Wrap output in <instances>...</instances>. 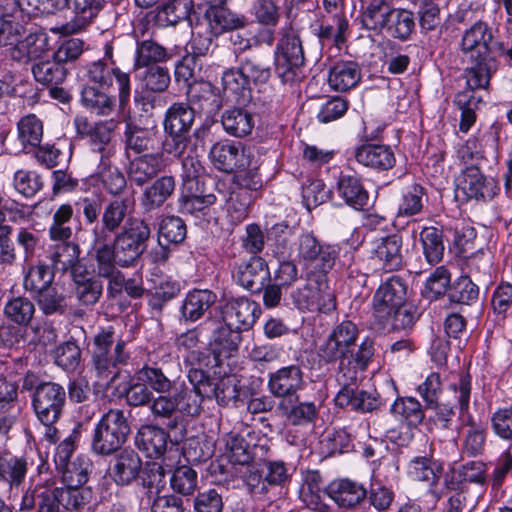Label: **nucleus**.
<instances>
[{"label":"nucleus","mask_w":512,"mask_h":512,"mask_svg":"<svg viewBox=\"0 0 512 512\" xmlns=\"http://www.w3.org/2000/svg\"><path fill=\"white\" fill-rule=\"evenodd\" d=\"M360 329L351 320L337 323L319 346L318 356L325 364L339 362L338 374L344 381L367 370L375 355V340L365 337L359 345Z\"/></svg>","instance_id":"1"},{"label":"nucleus","mask_w":512,"mask_h":512,"mask_svg":"<svg viewBox=\"0 0 512 512\" xmlns=\"http://www.w3.org/2000/svg\"><path fill=\"white\" fill-rule=\"evenodd\" d=\"M496 29L487 22L478 20L463 32L461 51L470 59L472 66L465 70L467 87L473 91L489 85L491 76L498 69V61L492 54L496 45Z\"/></svg>","instance_id":"2"},{"label":"nucleus","mask_w":512,"mask_h":512,"mask_svg":"<svg viewBox=\"0 0 512 512\" xmlns=\"http://www.w3.org/2000/svg\"><path fill=\"white\" fill-rule=\"evenodd\" d=\"M394 0H370L361 15L363 27L376 34L406 41L415 29L411 11L393 7Z\"/></svg>","instance_id":"3"},{"label":"nucleus","mask_w":512,"mask_h":512,"mask_svg":"<svg viewBox=\"0 0 512 512\" xmlns=\"http://www.w3.org/2000/svg\"><path fill=\"white\" fill-rule=\"evenodd\" d=\"M126 342L117 338L112 326L100 329L93 338L91 367L100 379L115 380L118 377V368L127 365L130 352L126 349Z\"/></svg>","instance_id":"4"},{"label":"nucleus","mask_w":512,"mask_h":512,"mask_svg":"<svg viewBox=\"0 0 512 512\" xmlns=\"http://www.w3.org/2000/svg\"><path fill=\"white\" fill-rule=\"evenodd\" d=\"M195 120V108L184 102L173 103L165 112L163 128L166 138L163 150L174 157L183 158L190 142V130Z\"/></svg>","instance_id":"5"},{"label":"nucleus","mask_w":512,"mask_h":512,"mask_svg":"<svg viewBox=\"0 0 512 512\" xmlns=\"http://www.w3.org/2000/svg\"><path fill=\"white\" fill-rule=\"evenodd\" d=\"M192 388L184 383L176 385L171 393L158 395L153 400L150 411L157 418L169 419L178 413L181 416L197 417L202 412L204 394L199 392L198 385L189 381Z\"/></svg>","instance_id":"6"},{"label":"nucleus","mask_w":512,"mask_h":512,"mask_svg":"<svg viewBox=\"0 0 512 512\" xmlns=\"http://www.w3.org/2000/svg\"><path fill=\"white\" fill-rule=\"evenodd\" d=\"M131 433L128 418L122 409H109L95 426L91 449L94 453L109 456L118 451Z\"/></svg>","instance_id":"7"},{"label":"nucleus","mask_w":512,"mask_h":512,"mask_svg":"<svg viewBox=\"0 0 512 512\" xmlns=\"http://www.w3.org/2000/svg\"><path fill=\"white\" fill-rule=\"evenodd\" d=\"M150 238L151 227L144 219H130V222L114 235L111 243L116 251L118 266H133L146 251Z\"/></svg>","instance_id":"8"},{"label":"nucleus","mask_w":512,"mask_h":512,"mask_svg":"<svg viewBox=\"0 0 512 512\" xmlns=\"http://www.w3.org/2000/svg\"><path fill=\"white\" fill-rule=\"evenodd\" d=\"M182 166L185 172L184 188L186 192L180 199L179 210L183 214L191 215L195 218L204 217L208 214L210 206L216 202L214 194H203L199 191L198 176L203 167L200 162L193 157H186L182 160Z\"/></svg>","instance_id":"9"},{"label":"nucleus","mask_w":512,"mask_h":512,"mask_svg":"<svg viewBox=\"0 0 512 512\" xmlns=\"http://www.w3.org/2000/svg\"><path fill=\"white\" fill-rule=\"evenodd\" d=\"M31 401L41 424H55L61 418L66 405V390L62 385L48 381L37 396H31Z\"/></svg>","instance_id":"10"},{"label":"nucleus","mask_w":512,"mask_h":512,"mask_svg":"<svg viewBox=\"0 0 512 512\" xmlns=\"http://www.w3.org/2000/svg\"><path fill=\"white\" fill-rule=\"evenodd\" d=\"M134 201L128 197L116 198L110 201L101 214L100 226H96L93 236L110 239L111 236L120 232L130 222V219H139L132 216Z\"/></svg>","instance_id":"11"},{"label":"nucleus","mask_w":512,"mask_h":512,"mask_svg":"<svg viewBox=\"0 0 512 512\" xmlns=\"http://www.w3.org/2000/svg\"><path fill=\"white\" fill-rule=\"evenodd\" d=\"M187 378L198 385V390L207 399H215L221 406H226L231 400L237 398V389L230 377L212 378L206 371L191 368Z\"/></svg>","instance_id":"12"},{"label":"nucleus","mask_w":512,"mask_h":512,"mask_svg":"<svg viewBox=\"0 0 512 512\" xmlns=\"http://www.w3.org/2000/svg\"><path fill=\"white\" fill-rule=\"evenodd\" d=\"M305 385L304 371L297 364L283 366L268 374L267 389L278 399H297Z\"/></svg>","instance_id":"13"},{"label":"nucleus","mask_w":512,"mask_h":512,"mask_svg":"<svg viewBox=\"0 0 512 512\" xmlns=\"http://www.w3.org/2000/svg\"><path fill=\"white\" fill-rule=\"evenodd\" d=\"M407 301V285L399 276L387 278L373 296L374 314L380 320H386L392 309Z\"/></svg>","instance_id":"14"},{"label":"nucleus","mask_w":512,"mask_h":512,"mask_svg":"<svg viewBox=\"0 0 512 512\" xmlns=\"http://www.w3.org/2000/svg\"><path fill=\"white\" fill-rule=\"evenodd\" d=\"M344 377L337 375V381L342 386L335 396V404L341 408L349 407L353 411L372 412L381 405L379 395L376 391H364L354 388L358 380V374L355 379L343 380Z\"/></svg>","instance_id":"15"},{"label":"nucleus","mask_w":512,"mask_h":512,"mask_svg":"<svg viewBox=\"0 0 512 512\" xmlns=\"http://www.w3.org/2000/svg\"><path fill=\"white\" fill-rule=\"evenodd\" d=\"M232 276L239 286L253 294L260 293L265 284L271 281L268 264L260 256H251L248 260L236 265Z\"/></svg>","instance_id":"16"},{"label":"nucleus","mask_w":512,"mask_h":512,"mask_svg":"<svg viewBox=\"0 0 512 512\" xmlns=\"http://www.w3.org/2000/svg\"><path fill=\"white\" fill-rule=\"evenodd\" d=\"M459 187L471 199L491 200L499 192V184L493 177H486L479 166H466L459 178Z\"/></svg>","instance_id":"17"},{"label":"nucleus","mask_w":512,"mask_h":512,"mask_svg":"<svg viewBox=\"0 0 512 512\" xmlns=\"http://www.w3.org/2000/svg\"><path fill=\"white\" fill-rule=\"evenodd\" d=\"M259 314V304L247 297L228 299L222 307L223 322L242 331L250 329Z\"/></svg>","instance_id":"18"},{"label":"nucleus","mask_w":512,"mask_h":512,"mask_svg":"<svg viewBox=\"0 0 512 512\" xmlns=\"http://www.w3.org/2000/svg\"><path fill=\"white\" fill-rule=\"evenodd\" d=\"M402 237L398 234L381 237L372 242L371 259L377 261L386 272L397 271L404 264Z\"/></svg>","instance_id":"19"},{"label":"nucleus","mask_w":512,"mask_h":512,"mask_svg":"<svg viewBox=\"0 0 512 512\" xmlns=\"http://www.w3.org/2000/svg\"><path fill=\"white\" fill-rule=\"evenodd\" d=\"M247 154L241 143L222 140L214 143L209 152V158L220 171L232 173L247 164Z\"/></svg>","instance_id":"20"},{"label":"nucleus","mask_w":512,"mask_h":512,"mask_svg":"<svg viewBox=\"0 0 512 512\" xmlns=\"http://www.w3.org/2000/svg\"><path fill=\"white\" fill-rule=\"evenodd\" d=\"M226 451L230 462L239 465H249L260 462L268 455L266 444H251L242 435L229 433L225 437Z\"/></svg>","instance_id":"21"},{"label":"nucleus","mask_w":512,"mask_h":512,"mask_svg":"<svg viewBox=\"0 0 512 512\" xmlns=\"http://www.w3.org/2000/svg\"><path fill=\"white\" fill-rule=\"evenodd\" d=\"M6 15L25 14L29 17L48 16L65 7L64 0H0Z\"/></svg>","instance_id":"22"},{"label":"nucleus","mask_w":512,"mask_h":512,"mask_svg":"<svg viewBox=\"0 0 512 512\" xmlns=\"http://www.w3.org/2000/svg\"><path fill=\"white\" fill-rule=\"evenodd\" d=\"M49 52V37L45 32L29 33L10 49V56L19 63H29L45 57Z\"/></svg>","instance_id":"23"},{"label":"nucleus","mask_w":512,"mask_h":512,"mask_svg":"<svg viewBox=\"0 0 512 512\" xmlns=\"http://www.w3.org/2000/svg\"><path fill=\"white\" fill-rule=\"evenodd\" d=\"M327 494L340 508L351 509L365 500L367 490L356 481L338 479L329 484Z\"/></svg>","instance_id":"24"},{"label":"nucleus","mask_w":512,"mask_h":512,"mask_svg":"<svg viewBox=\"0 0 512 512\" xmlns=\"http://www.w3.org/2000/svg\"><path fill=\"white\" fill-rule=\"evenodd\" d=\"M205 19L208 22V28L215 37L226 32L243 29L248 24L245 15L239 14L222 6L205 11Z\"/></svg>","instance_id":"25"},{"label":"nucleus","mask_w":512,"mask_h":512,"mask_svg":"<svg viewBox=\"0 0 512 512\" xmlns=\"http://www.w3.org/2000/svg\"><path fill=\"white\" fill-rule=\"evenodd\" d=\"M162 155L146 153L132 159L127 168L129 180L136 186H143L155 178L163 170Z\"/></svg>","instance_id":"26"},{"label":"nucleus","mask_w":512,"mask_h":512,"mask_svg":"<svg viewBox=\"0 0 512 512\" xmlns=\"http://www.w3.org/2000/svg\"><path fill=\"white\" fill-rule=\"evenodd\" d=\"M107 89L84 85L81 91V103L84 108L96 116H111L116 111L117 100Z\"/></svg>","instance_id":"27"},{"label":"nucleus","mask_w":512,"mask_h":512,"mask_svg":"<svg viewBox=\"0 0 512 512\" xmlns=\"http://www.w3.org/2000/svg\"><path fill=\"white\" fill-rule=\"evenodd\" d=\"M169 434L158 426L143 425L139 428L135 443L149 458L161 457L168 445Z\"/></svg>","instance_id":"28"},{"label":"nucleus","mask_w":512,"mask_h":512,"mask_svg":"<svg viewBox=\"0 0 512 512\" xmlns=\"http://www.w3.org/2000/svg\"><path fill=\"white\" fill-rule=\"evenodd\" d=\"M116 127L114 121H99L93 125L89 137V144L93 154L99 160L112 159L116 154V145L113 143V132Z\"/></svg>","instance_id":"29"},{"label":"nucleus","mask_w":512,"mask_h":512,"mask_svg":"<svg viewBox=\"0 0 512 512\" xmlns=\"http://www.w3.org/2000/svg\"><path fill=\"white\" fill-rule=\"evenodd\" d=\"M142 462L132 449H124L116 455L110 475L117 485H129L139 475Z\"/></svg>","instance_id":"30"},{"label":"nucleus","mask_w":512,"mask_h":512,"mask_svg":"<svg viewBox=\"0 0 512 512\" xmlns=\"http://www.w3.org/2000/svg\"><path fill=\"white\" fill-rule=\"evenodd\" d=\"M358 163L377 170H388L395 164V156L387 145L364 144L355 151Z\"/></svg>","instance_id":"31"},{"label":"nucleus","mask_w":512,"mask_h":512,"mask_svg":"<svg viewBox=\"0 0 512 512\" xmlns=\"http://www.w3.org/2000/svg\"><path fill=\"white\" fill-rule=\"evenodd\" d=\"M176 189V180L171 175L157 178L142 194L141 205L147 212L160 208Z\"/></svg>","instance_id":"32"},{"label":"nucleus","mask_w":512,"mask_h":512,"mask_svg":"<svg viewBox=\"0 0 512 512\" xmlns=\"http://www.w3.org/2000/svg\"><path fill=\"white\" fill-rule=\"evenodd\" d=\"M216 301V294L207 289H194L187 293L181 305V316L185 321L195 322L209 311Z\"/></svg>","instance_id":"33"},{"label":"nucleus","mask_w":512,"mask_h":512,"mask_svg":"<svg viewBox=\"0 0 512 512\" xmlns=\"http://www.w3.org/2000/svg\"><path fill=\"white\" fill-rule=\"evenodd\" d=\"M361 79V69L354 61L335 63L329 71L328 84L338 92H346L354 88Z\"/></svg>","instance_id":"34"},{"label":"nucleus","mask_w":512,"mask_h":512,"mask_svg":"<svg viewBox=\"0 0 512 512\" xmlns=\"http://www.w3.org/2000/svg\"><path fill=\"white\" fill-rule=\"evenodd\" d=\"M243 75L254 84H264L271 77L270 58L261 51H253L239 59Z\"/></svg>","instance_id":"35"},{"label":"nucleus","mask_w":512,"mask_h":512,"mask_svg":"<svg viewBox=\"0 0 512 512\" xmlns=\"http://www.w3.org/2000/svg\"><path fill=\"white\" fill-rule=\"evenodd\" d=\"M193 0H168L157 8L156 19L163 26H175L183 21L191 24Z\"/></svg>","instance_id":"36"},{"label":"nucleus","mask_w":512,"mask_h":512,"mask_svg":"<svg viewBox=\"0 0 512 512\" xmlns=\"http://www.w3.org/2000/svg\"><path fill=\"white\" fill-rule=\"evenodd\" d=\"M36 313V304L25 296L10 298L4 304L3 315L5 319L19 327H28Z\"/></svg>","instance_id":"37"},{"label":"nucleus","mask_w":512,"mask_h":512,"mask_svg":"<svg viewBox=\"0 0 512 512\" xmlns=\"http://www.w3.org/2000/svg\"><path fill=\"white\" fill-rule=\"evenodd\" d=\"M223 129L231 136L244 137L251 133L255 125L252 113L243 108L226 109L221 116Z\"/></svg>","instance_id":"38"},{"label":"nucleus","mask_w":512,"mask_h":512,"mask_svg":"<svg viewBox=\"0 0 512 512\" xmlns=\"http://www.w3.org/2000/svg\"><path fill=\"white\" fill-rule=\"evenodd\" d=\"M167 49L152 39L137 41L133 69L150 67L170 59Z\"/></svg>","instance_id":"39"},{"label":"nucleus","mask_w":512,"mask_h":512,"mask_svg":"<svg viewBox=\"0 0 512 512\" xmlns=\"http://www.w3.org/2000/svg\"><path fill=\"white\" fill-rule=\"evenodd\" d=\"M58 242L50 246L48 258L54 270L64 273L79 260L81 250L77 243L69 240Z\"/></svg>","instance_id":"40"},{"label":"nucleus","mask_w":512,"mask_h":512,"mask_svg":"<svg viewBox=\"0 0 512 512\" xmlns=\"http://www.w3.org/2000/svg\"><path fill=\"white\" fill-rule=\"evenodd\" d=\"M55 270L51 265L39 260L29 265L24 272L23 288L31 295L53 285Z\"/></svg>","instance_id":"41"},{"label":"nucleus","mask_w":512,"mask_h":512,"mask_svg":"<svg viewBox=\"0 0 512 512\" xmlns=\"http://www.w3.org/2000/svg\"><path fill=\"white\" fill-rule=\"evenodd\" d=\"M241 332L242 330L225 322L214 331L212 347L216 358L229 357L238 350L242 341Z\"/></svg>","instance_id":"42"},{"label":"nucleus","mask_w":512,"mask_h":512,"mask_svg":"<svg viewBox=\"0 0 512 512\" xmlns=\"http://www.w3.org/2000/svg\"><path fill=\"white\" fill-rule=\"evenodd\" d=\"M337 190L339 196L349 205L356 209L365 206L368 202V192L362 185L359 177L355 175H341Z\"/></svg>","instance_id":"43"},{"label":"nucleus","mask_w":512,"mask_h":512,"mask_svg":"<svg viewBox=\"0 0 512 512\" xmlns=\"http://www.w3.org/2000/svg\"><path fill=\"white\" fill-rule=\"evenodd\" d=\"M32 297L45 316L62 315L66 311V297L56 285L48 286L34 293Z\"/></svg>","instance_id":"44"},{"label":"nucleus","mask_w":512,"mask_h":512,"mask_svg":"<svg viewBox=\"0 0 512 512\" xmlns=\"http://www.w3.org/2000/svg\"><path fill=\"white\" fill-rule=\"evenodd\" d=\"M322 478L318 471H308L303 476L299 498L309 510L323 511L325 504L321 499Z\"/></svg>","instance_id":"45"},{"label":"nucleus","mask_w":512,"mask_h":512,"mask_svg":"<svg viewBox=\"0 0 512 512\" xmlns=\"http://www.w3.org/2000/svg\"><path fill=\"white\" fill-rule=\"evenodd\" d=\"M110 239L93 236L94 260L96 262V272L99 277L111 275L117 271L118 260L116 251Z\"/></svg>","instance_id":"46"},{"label":"nucleus","mask_w":512,"mask_h":512,"mask_svg":"<svg viewBox=\"0 0 512 512\" xmlns=\"http://www.w3.org/2000/svg\"><path fill=\"white\" fill-rule=\"evenodd\" d=\"M27 466L28 463L23 457L0 456V480L9 484L11 490L19 488L25 479Z\"/></svg>","instance_id":"47"},{"label":"nucleus","mask_w":512,"mask_h":512,"mask_svg":"<svg viewBox=\"0 0 512 512\" xmlns=\"http://www.w3.org/2000/svg\"><path fill=\"white\" fill-rule=\"evenodd\" d=\"M65 6L71 8L76 14L81 16L80 24H67L59 30L63 34H73L85 27L101 9L99 0H64Z\"/></svg>","instance_id":"48"},{"label":"nucleus","mask_w":512,"mask_h":512,"mask_svg":"<svg viewBox=\"0 0 512 512\" xmlns=\"http://www.w3.org/2000/svg\"><path fill=\"white\" fill-rule=\"evenodd\" d=\"M135 380L146 382L150 390L159 395L171 393L176 384L156 366L144 365L135 373Z\"/></svg>","instance_id":"49"},{"label":"nucleus","mask_w":512,"mask_h":512,"mask_svg":"<svg viewBox=\"0 0 512 512\" xmlns=\"http://www.w3.org/2000/svg\"><path fill=\"white\" fill-rule=\"evenodd\" d=\"M390 411L394 417L413 427L421 424L425 416L422 405L413 397L397 398Z\"/></svg>","instance_id":"50"},{"label":"nucleus","mask_w":512,"mask_h":512,"mask_svg":"<svg viewBox=\"0 0 512 512\" xmlns=\"http://www.w3.org/2000/svg\"><path fill=\"white\" fill-rule=\"evenodd\" d=\"M423 255L430 265L438 264L444 255L443 233L435 227H426L420 233Z\"/></svg>","instance_id":"51"},{"label":"nucleus","mask_w":512,"mask_h":512,"mask_svg":"<svg viewBox=\"0 0 512 512\" xmlns=\"http://www.w3.org/2000/svg\"><path fill=\"white\" fill-rule=\"evenodd\" d=\"M325 19L323 17L317 36L322 46H339L345 42V33L348 29L346 17Z\"/></svg>","instance_id":"52"},{"label":"nucleus","mask_w":512,"mask_h":512,"mask_svg":"<svg viewBox=\"0 0 512 512\" xmlns=\"http://www.w3.org/2000/svg\"><path fill=\"white\" fill-rule=\"evenodd\" d=\"M479 286L474 283L470 276H460L456 279L448 292L451 303L461 305H473L479 299Z\"/></svg>","instance_id":"53"},{"label":"nucleus","mask_w":512,"mask_h":512,"mask_svg":"<svg viewBox=\"0 0 512 512\" xmlns=\"http://www.w3.org/2000/svg\"><path fill=\"white\" fill-rule=\"evenodd\" d=\"M464 427L463 452L471 457L483 454L487 437L486 429L481 424L475 423L471 418L468 419Z\"/></svg>","instance_id":"54"},{"label":"nucleus","mask_w":512,"mask_h":512,"mask_svg":"<svg viewBox=\"0 0 512 512\" xmlns=\"http://www.w3.org/2000/svg\"><path fill=\"white\" fill-rule=\"evenodd\" d=\"M187 234L184 221L178 216L164 217L158 228V242L160 246L181 243Z\"/></svg>","instance_id":"55"},{"label":"nucleus","mask_w":512,"mask_h":512,"mask_svg":"<svg viewBox=\"0 0 512 512\" xmlns=\"http://www.w3.org/2000/svg\"><path fill=\"white\" fill-rule=\"evenodd\" d=\"M116 67L110 66L104 60H97L87 64L83 69L85 85L97 88H111L113 85V73Z\"/></svg>","instance_id":"56"},{"label":"nucleus","mask_w":512,"mask_h":512,"mask_svg":"<svg viewBox=\"0 0 512 512\" xmlns=\"http://www.w3.org/2000/svg\"><path fill=\"white\" fill-rule=\"evenodd\" d=\"M124 137L126 149L136 154L147 152L154 147L155 139L153 133L135 124H126Z\"/></svg>","instance_id":"57"},{"label":"nucleus","mask_w":512,"mask_h":512,"mask_svg":"<svg viewBox=\"0 0 512 512\" xmlns=\"http://www.w3.org/2000/svg\"><path fill=\"white\" fill-rule=\"evenodd\" d=\"M18 139L23 147L36 148L43 137L42 121L35 115H27L18 122Z\"/></svg>","instance_id":"58"},{"label":"nucleus","mask_w":512,"mask_h":512,"mask_svg":"<svg viewBox=\"0 0 512 512\" xmlns=\"http://www.w3.org/2000/svg\"><path fill=\"white\" fill-rule=\"evenodd\" d=\"M425 189L420 184H412L403 190L398 202V216H414L421 213L423 209V198Z\"/></svg>","instance_id":"59"},{"label":"nucleus","mask_w":512,"mask_h":512,"mask_svg":"<svg viewBox=\"0 0 512 512\" xmlns=\"http://www.w3.org/2000/svg\"><path fill=\"white\" fill-rule=\"evenodd\" d=\"M73 216V208L69 204H62L53 214L52 223L48 232L53 241L69 240L72 236V228L69 223Z\"/></svg>","instance_id":"60"},{"label":"nucleus","mask_w":512,"mask_h":512,"mask_svg":"<svg viewBox=\"0 0 512 512\" xmlns=\"http://www.w3.org/2000/svg\"><path fill=\"white\" fill-rule=\"evenodd\" d=\"M222 85L225 93L237 101H245L250 94V83L243 75L240 67L226 70L222 75Z\"/></svg>","instance_id":"61"},{"label":"nucleus","mask_w":512,"mask_h":512,"mask_svg":"<svg viewBox=\"0 0 512 512\" xmlns=\"http://www.w3.org/2000/svg\"><path fill=\"white\" fill-rule=\"evenodd\" d=\"M97 174L106 190L112 195H118L126 188V179L123 173L112 165V159H107L105 163L104 160H99Z\"/></svg>","instance_id":"62"},{"label":"nucleus","mask_w":512,"mask_h":512,"mask_svg":"<svg viewBox=\"0 0 512 512\" xmlns=\"http://www.w3.org/2000/svg\"><path fill=\"white\" fill-rule=\"evenodd\" d=\"M35 80L43 85L59 84L67 75V70L57 61L39 60L32 66Z\"/></svg>","instance_id":"63"},{"label":"nucleus","mask_w":512,"mask_h":512,"mask_svg":"<svg viewBox=\"0 0 512 512\" xmlns=\"http://www.w3.org/2000/svg\"><path fill=\"white\" fill-rule=\"evenodd\" d=\"M55 364L65 371H75L82 360V352L75 340L59 344L54 351Z\"/></svg>","instance_id":"64"}]
</instances>
